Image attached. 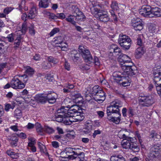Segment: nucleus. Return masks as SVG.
<instances>
[{
    "mask_svg": "<svg viewBox=\"0 0 161 161\" xmlns=\"http://www.w3.org/2000/svg\"><path fill=\"white\" fill-rule=\"evenodd\" d=\"M64 40V37L62 36H58L54 38L53 42L55 44H59V45L63 42Z\"/></svg>",
    "mask_w": 161,
    "mask_h": 161,
    "instance_id": "obj_30",
    "label": "nucleus"
},
{
    "mask_svg": "<svg viewBox=\"0 0 161 161\" xmlns=\"http://www.w3.org/2000/svg\"><path fill=\"white\" fill-rule=\"evenodd\" d=\"M155 29V27L153 24H151L148 25V30L151 33L154 32Z\"/></svg>",
    "mask_w": 161,
    "mask_h": 161,
    "instance_id": "obj_58",
    "label": "nucleus"
},
{
    "mask_svg": "<svg viewBox=\"0 0 161 161\" xmlns=\"http://www.w3.org/2000/svg\"><path fill=\"white\" fill-rule=\"evenodd\" d=\"M80 69L82 70H87L90 69V66L87 65H82L80 66Z\"/></svg>",
    "mask_w": 161,
    "mask_h": 161,
    "instance_id": "obj_64",
    "label": "nucleus"
},
{
    "mask_svg": "<svg viewBox=\"0 0 161 161\" xmlns=\"http://www.w3.org/2000/svg\"><path fill=\"white\" fill-rule=\"evenodd\" d=\"M80 14H77V15L75 16V20L78 21H83L85 19V16L81 12H80Z\"/></svg>",
    "mask_w": 161,
    "mask_h": 161,
    "instance_id": "obj_40",
    "label": "nucleus"
},
{
    "mask_svg": "<svg viewBox=\"0 0 161 161\" xmlns=\"http://www.w3.org/2000/svg\"><path fill=\"white\" fill-rule=\"evenodd\" d=\"M145 51L144 48L143 47H138L136 51V53L137 57H140L144 54Z\"/></svg>",
    "mask_w": 161,
    "mask_h": 161,
    "instance_id": "obj_29",
    "label": "nucleus"
},
{
    "mask_svg": "<svg viewBox=\"0 0 161 161\" xmlns=\"http://www.w3.org/2000/svg\"><path fill=\"white\" fill-rule=\"evenodd\" d=\"M101 90H102L101 88H99L98 86H94L92 88V94L96 95L97 92H99Z\"/></svg>",
    "mask_w": 161,
    "mask_h": 161,
    "instance_id": "obj_49",
    "label": "nucleus"
},
{
    "mask_svg": "<svg viewBox=\"0 0 161 161\" xmlns=\"http://www.w3.org/2000/svg\"><path fill=\"white\" fill-rule=\"evenodd\" d=\"M22 113L20 109H17L14 111V116L17 118H20L22 116Z\"/></svg>",
    "mask_w": 161,
    "mask_h": 161,
    "instance_id": "obj_44",
    "label": "nucleus"
},
{
    "mask_svg": "<svg viewBox=\"0 0 161 161\" xmlns=\"http://www.w3.org/2000/svg\"><path fill=\"white\" fill-rule=\"evenodd\" d=\"M66 20L70 23L72 24L75 25L76 22L75 21V16L70 15L66 18Z\"/></svg>",
    "mask_w": 161,
    "mask_h": 161,
    "instance_id": "obj_35",
    "label": "nucleus"
},
{
    "mask_svg": "<svg viewBox=\"0 0 161 161\" xmlns=\"http://www.w3.org/2000/svg\"><path fill=\"white\" fill-rule=\"evenodd\" d=\"M160 146L154 145L150 149L149 157L150 159L153 160L157 158L160 155L161 150Z\"/></svg>",
    "mask_w": 161,
    "mask_h": 161,
    "instance_id": "obj_6",
    "label": "nucleus"
},
{
    "mask_svg": "<svg viewBox=\"0 0 161 161\" xmlns=\"http://www.w3.org/2000/svg\"><path fill=\"white\" fill-rule=\"evenodd\" d=\"M25 72L26 75L28 76H31L34 73V69L29 66H27L25 67Z\"/></svg>",
    "mask_w": 161,
    "mask_h": 161,
    "instance_id": "obj_33",
    "label": "nucleus"
},
{
    "mask_svg": "<svg viewBox=\"0 0 161 161\" xmlns=\"http://www.w3.org/2000/svg\"><path fill=\"white\" fill-rule=\"evenodd\" d=\"M139 104L143 106L148 107L152 105L154 102L153 97L150 96H144L139 98Z\"/></svg>",
    "mask_w": 161,
    "mask_h": 161,
    "instance_id": "obj_7",
    "label": "nucleus"
},
{
    "mask_svg": "<svg viewBox=\"0 0 161 161\" xmlns=\"http://www.w3.org/2000/svg\"><path fill=\"white\" fill-rule=\"evenodd\" d=\"M6 38L9 42H13L14 40V34L11 33L8 35Z\"/></svg>",
    "mask_w": 161,
    "mask_h": 161,
    "instance_id": "obj_55",
    "label": "nucleus"
},
{
    "mask_svg": "<svg viewBox=\"0 0 161 161\" xmlns=\"http://www.w3.org/2000/svg\"><path fill=\"white\" fill-rule=\"evenodd\" d=\"M65 16L63 13H57L56 14V19H63L65 18Z\"/></svg>",
    "mask_w": 161,
    "mask_h": 161,
    "instance_id": "obj_62",
    "label": "nucleus"
},
{
    "mask_svg": "<svg viewBox=\"0 0 161 161\" xmlns=\"http://www.w3.org/2000/svg\"><path fill=\"white\" fill-rule=\"evenodd\" d=\"M37 144L40 151L43 153H45L46 152L45 146L40 142H38Z\"/></svg>",
    "mask_w": 161,
    "mask_h": 161,
    "instance_id": "obj_47",
    "label": "nucleus"
},
{
    "mask_svg": "<svg viewBox=\"0 0 161 161\" xmlns=\"http://www.w3.org/2000/svg\"><path fill=\"white\" fill-rule=\"evenodd\" d=\"M111 7L114 10H117L119 9L118 4L115 2L113 1L112 2Z\"/></svg>",
    "mask_w": 161,
    "mask_h": 161,
    "instance_id": "obj_52",
    "label": "nucleus"
},
{
    "mask_svg": "<svg viewBox=\"0 0 161 161\" xmlns=\"http://www.w3.org/2000/svg\"><path fill=\"white\" fill-rule=\"evenodd\" d=\"M118 61L120 64V67L122 69V65L130 66V69H135V67L133 66V63L131 62L130 58L127 55L121 53L118 58Z\"/></svg>",
    "mask_w": 161,
    "mask_h": 161,
    "instance_id": "obj_4",
    "label": "nucleus"
},
{
    "mask_svg": "<svg viewBox=\"0 0 161 161\" xmlns=\"http://www.w3.org/2000/svg\"><path fill=\"white\" fill-rule=\"evenodd\" d=\"M21 96L24 99L26 103H28L31 101V96L26 89H24L21 92Z\"/></svg>",
    "mask_w": 161,
    "mask_h": 161,
    "instance_id": "obj_18",
    "label": "nucleus"
},
{
    "mask_svg": "<svg viewBox=\"0 0 161 161\" xmlns=\"http://www.w3.org/2000/svg\"><path fill=\"white\" fill-rule=\"evenodd\" d=\"M25 83H22L19 79L14 78L11 81V86L14 89H22L25 87Z\"/></svg>",
    "mask_w": 161,
    "mask_h": 161,
    "instance_id": "obj_12",
    "label": "nucleus"
},
{
    "mask_svg": "<svg viewBox=\"0 0 161 161\" xmlns=\"http://www.w3.org/2000/svg\"><path fill=\"white\" fill-rule=\"evenodd\" d=\"M35 126L36 127V130L38 132H42L43 131L44 128L42 127L41 124L39 123H36Z\"/></svg>",
    "mask_w": 161,
    "mask_h": 161,
    "instance_id": "obj_51",
    "label": "nucleus"
},
{
    "mask_svg": "<svg viewBox=\"0 0 161 161\" xmlns=\"http://www.w3.org/2000/svg\"><path fill=\"white\" fill-rule=\"evenodd\" d=\"M92 13L96 18H98L99 14L101 13L100 10L96 7H93L91 9Z\"/></svg>",
    "mask_w": 161,
    "mask_h": 161,
    "instance_id": "obj_37",
    "label": "nucleus"
},
{
    "mask_svg": "<svg viewBox=\"0 0 161 161\" xmlns=\"http://www.w3.org/2000/svg\"><path fill=\"white\" fill-rule=\"evenodd\" d=\"M28 140L27 149L33 153L35 152L36 151V147L35 146L36 143V139L34 138L30 137L28 138Z\"/></svg>",
    "mask_w": 161,
    "mask_h": 161,
    "instance_id": "obj_13",
    "label": "nucleus"
},
{
    "mask_svg": "<svg viewBox=\"0 0 161 161\" xmlns=\"http://www.w3.org/2000/svg\"><path fill=\"white\" fill-rule=\"evenodd\" d=\"M130 149L134 152H138L140 150L139 147L136 144H134L132 142Z\"/></svg>",
    "mask_w": 161,
    "mask_h": 161,
    "instance_id": "obj_46",
    "label": "nucleus"
},
{
    "mask_svg": "<svg viewBox=\"0 0 161 161\" xmlns=\"http://www.w3.org/2000/svg\"><path fill=\"white\" fill-rule=\"evenodd\" d=\"M160 136L159 135L153 131H152L149 136V137L152 140L156 141L157 139L160 138Z\"/></svg>",
    "mask_w": 161,
    "mask_h": 161,
    "instance_id": "obj_32",
    "label": "nucleus"
},
{
    "mask_svg": "<svg viewBox=\"0 0 161 161\" xmlns=\"http://www.w3.org/2000/svg\"><path fill=\"white\" fill-rule=\"evenodd\" d=\"M155 69H154V71L153 72V74L154 75L153 81L156 87V84H161L157 83L161 80V78L160 77V76H161V70H157L156 72H155Z\"/></svg>",
    "mask_w": 161,
    "mask_h": 161,
    "instance_id": "obj_21",
    "label": "nucleus"
},
{
    "mask_svg": "<svg viewBox=\"0 0 161 161\" xmlns=\"http://www.w3.org/2000/svg\"><path fill=\"white\" fill-rule=\"evenodd\" d=\"M69 116H72L73 118V120L75 121H73V122L81 120L83 119L84 118L83 115L75 116L74 115L70 114V115H69Z\"/></svg>",
    "mask_w": 161,
    "mask_h": 161,
    "instance_id": "obj_42",
    "label": "nucleus"
},
{
    "mask_svg": "<svg viewBox=\"0 0 161 161\" xmlns=\"http://www.w3.org/2000/svg\"><path fill=\"white\" fill-rule=\"evenodd\" d=\"M36 99L39 102L43 103L47 101V94H38L36 96Z\"/></svg>",
    "mask_w": 161,
    "mask_h": 161,
    "instance_id": "obj_24",
    "label": "nucleus"
},
{
    "mask_svg": "<svg viewBox=\"0 0 161 161\" xmlns=\"http://www.w3.org/2000/svg\"><path fill=\"white\" fill-rule=\"evenodd\" d=\"M78 148L67 147L62 153L66 154L67 157H66V158L74 159L75 157V154L78 153Z\"/></svg>",
    "mask_w": 161,
    "mask_h": 161,
    "instance_id": "obj_8",
    "label": "nucleus"
},
{
    "mask_svg": "<svg viewBox=\"0 0 161 161\" xmlns=\"http://www.w3.org/2000/svg\"><path fill=\"white\" fill-rule=\"evenodd\" d=\"M43 131L46 132L49 134H51L54 132V130L51 127L46 125L44 127Z\"/></svg>",
    "mask_w": 161,
    "mask_h": 161,
    "instance_id": "obj_45",
    "label": "nucleus"
},
{
    "mask_svg": "<svg viewBox=\"0 0 161 161\" xmlns=\"http://www.w3.org/2000/svg\"><path fill=\"white\" fill-rule=\"evenodd\" d=\"M43 68L45 69H48L52 66L50 63L47 62H44L42 64Z\"/></svg>",
    "mask_w": 161,
    "mask_h": 161,
    "instance_id": "obj_56",
    "label": "nucleus"
},
{
    "mask_svg": "<svg viewBox=\"0 0 161 161\" xmlns=\"http://www.w3.org/2000/svg\"><path fill=\"white\" fill-rule=\"evenodd\" d=\"M80 149L78 148V153L75 154V159H76L78 160L83 161L84 160L85 155L83 153L80 152Z\"/></svg>",
    "mask_w": 161,
    "mask_h": 161,
    "instance_id": "obj_26",
    "label": "nucleus"
},
{
    "mask_svg": "<svg viewBox=\"0 0 161 161\" xmlns=\"http://www.w3.org/2000/svg\"><path fill=\"white\" fill-rule=\"evenodd\" d=\"M152 7L149 5L143 6L139 10V13L145 17H151Z\"/></svg>",
    "mask_w": 161,
    "mask_h": 161,
    "instance_id": "obj_10",
    "label": "nucleus"
},
{
    "mask_svg": "<svg viewBox=\"0 0 161 161\" xmlns=\"http://www.w3.org/2000/svg\"><path fill=\"white\" fill-rule=\"evenodd\" d=\"M57 47H59L62 51H66L69 49V45L66 42H63L59 45L57 46Z\"/></svg>",
    "mask_w": 161,
    "mask_h": 161,
    "instance_id": "obj_31",
    "label": "nucleus"
},
{
    "mask_svg": "<svg viewBox=\"0 0 161 161\" xmlns=\"http://www.w3.org/2000/svg\"><path fill=\"white\" fill-rule=\"evenodd\" d=\"M48 61L49 63H52L54 64H55L58 63V61L57 59L54 58L52 56L49 57L47 58Z\"/></svg>",
    "mask_w": 161,
    "mask_h": 161,
    "instance_id": "obj_50",
    "label": "nucleus"
},
{
    "mask_svg": "<svg viewBox=\"0 0 161 161\" xmlns=\"http://www.w3.org/2000/svg\"><path fill=\"white\" fill-rule=\"evenodd\" d=\"M151 17H159L161 16V9L157 7H152Z\"/></svg>",
    "mask_w": 161,
    "mask_h": 161,
    "instance_id": "obj_20",
    "label": "nucleus"
},
{
    "mask_svg": "<svg viewBox=\"0 0 161 161\" xmlns=\"http://www.w3.org/2000/svg\"><path fill=\"white\" fill-rule=\"evenodd\" d=\"M72 53L70 54V56L74 61H76L78 59L79 54L77 53V52L75 50L72 51Z\"/></svg>",
    "mask_w": 161,
    "mask_h": 161,
    "instance_id": "obj_41",
    "label": "nucleus"
},
{
    "mask_svg": "<svg viewBox=\"0 0 161 161\" xmlns=\"http://www.w3.org/2000/svg\"><path fill=\"white\" fill-rule=\"evenodd\" d=\"M128 39H130L129 36L124 35L119 36L118 39V42L120 45L127 42Z\"/></svg>",
    "mask_w": 161,
    "mask_h": 161,
    "instance_id": "obj_28",
    "label": "nucleus"
},
{
    "mask_svg": "<svg viewBox=\"0 0 161 161\" xmlns=\"http://www.w3.org/2000/svg\"><path fill=\"white\" fill-rule=\"evenodd\" d=\"M7 63H6L0 64V74L3 71L4 69L6 67Z\"/></svg>",
    "mask_w": 161,
    "mask_h": 161,
    "instance_id": "obj_63",
    "label": "nucleus"
},
{
    "mask_svg": "<svg viewBox=\"0 0 161 161\" xmlns=\"http://www.w3.org/2000/svg\"><path fill=\"white\" fill-rule=\"evenodd\" d=\"M99 20L103 22H106L109 21V18L108 15L107 11H103L99 14L97 17Z\"/></svg>",
    "mask_w": 161,
    "mask_h": 161,
    "instance_id": "obj_19",
    "label": "nucleus"
},
{
    "mask_svg": "<svg viewBox=\"0 0 161 161\" xmlns=\"http://www.w3.org/2000/svg\"><path fill=\"white\" fill-rule=\"evenodd\" d=\"M95 100L100 103H102L105 99V94L104 92L101 90L95 95L94 98Z\"/></svg>",
    "mask_w": 161,
    "mask_h": 161,
    "instance_id": "obj_17",
    "label": "nucleus"
},
{
    "mask_svg": "<svg viewBox=\"0 0 161 161\" xmlns=\"http://www.w3.org/2000/svg\"><path fill=\"white\" fill-rule=\"evenodd\" d=\"M107 119L110 121L116 124H118L121 120V114L119 112L118 113H107Z\"/></svg>",
    "mask_w": 161,
    "mask_h": 161,
    "instance_id": "obj_9",
    "label": "nucleus"
},
{
    "mask_svg": "<svg viewBox=\"0 0 161 161\" xmlns=\"http://www.w3.org/2000/svg\"><path fill=\"white\" fill-rule=\"evenodd\" d=\"M111 161H126L125 158L122 155H114L110 158Z\"/></svg>",
    "mask_w": 161,
    "mask_h": 161,
    "instance_id": "obj_25",
    "label": "nucleus"
},
{
    "mask_svg": "<svg viewBox=\"0 0 161 161\" xmlns=\"http://www.w3.org/2000/svg\"><path fill=\"white\" fill-rule=\"evenodd\" d=\"M14 106L9 104L8 103L5 105L4 109L6 111L8 112L10 109H13Z\"/></svg>",
    "mask_w": 161,
    "mask_h": 161,
    "instance_id": "obj_54",
    "label": "nucleus"
},
{
    "mask_svg": "<svg viewBox=\"0 0 161 161\" xmlns=\"http://www.w3.org/2000/svg\"><path fill=\"white\" fill-rule=\"evenodd\" d=\"M27 30V25L25 22L23 23L22 25L21 31L23 34H25Z\"/></svg>",
    "mask_w": 161,
    "mask_h": 161,
    "instance_id": "obj_60",
    "label": "nucleus"
},
{
    "mask_svg": "<svg viewBox=\"0 0 161 161\" xmlns=\"http://www.w3.org/2000/svg\"><path fill=\"white\" fill-rule=\"evenodd\" d=\"M132 25L136 31H141L143 28L142 20L139 18L133 19L131 21Z\"/></svg>",
    "mask_w": 161,
    "mask_h": 161,
    "instance_id": "obj_11",
    "label": "nucleus"
},
{
    "mask_svg": "<svg viewBox=\"0 0 161 161\" xmlns=\"http://www.w3.org/2000/svg\"><path fill=\"white\" fill-rule=\"evenodd\" d=\"M126 140H124L121 142V145L123 148L128 149L130 148L131 145L133 141L132 137H129Z\"/></svg>",
    "mask_w": 161,
    "mask_h": 161,
    "instance_id": "obj_16",
    "label": "nucleus"
},
{
    "mask_svg": "<svg viewBox=\"0 0 161 161\" xmlns=\"http://www.w3.org/2000/svg\"><path fill=\"white\" fill-rule=\"evenodd\" d=\"M131 39H128L127 42L124 43L120 45L124 49H128L131 45Z\"/></svg>",
    "mask_w": 161,
    "mask_h": 161,
    "instance_id": "obj_39",
    "label": "nucleus"
},
{
    "mask_svg": "<svg viewBox=\"0 0 161 161\" xmlns=\"http://www.w3.org/2000/svg\"><path fill=\"white\" fill-rule=\"evenodd\" d=\"M143 36L142 35H138L137 38V43L138 45L141 46L142 44V39L143 38Z\"/></svg>",
    "mask_w": 161,
    "mask_h": 161,
    "instance_id": "obj_59",
    "label": "nucleus"
},
{
    "mask_svg": "<svg viewBox=\"0 0 161 161\" xmlns=\"http://www.w3.org/2000/svg\"><path fill=\"white\" fill-rule=\"evenodd\" d=\"M135 136L139 140V143L142 148L144 147V146L142 144V135L140 134L138 131L135 132Z\"/></svg>",
    "mask_w": 161,
    "mask_h": 161,
    "instance_id": "obj_43",
    "label": "nucleus"
},
{
    "mask_svg": "<svg viewBox=\"0 0 161 161\" xmlns=\"http://www.w3.org/2000/svg\"><path fill=\"white\" fill-rule=\"evenodd\" d=\"M128 132L125 129H122L118 133V136L120 139H123L124 140H126L129 137L127 136Z\"/></svg>",
    "mask_w": 161,
    "mask_h": 161,
    "instance_id": "obj_22",
    "label": "nucleus"
},
{
    "mask_svg": "<svg viewBox=\"0 0 161 161\" xmlns=\"http://www.w3.org/2000/svg\"><path fill=\"white\" fill-rule=\"evenodd\" d=\"M46 14L49 19L54 20L56 19V14L55 15L50 12H47Z\"/></svg>",
    "mask_w": 161,
    "mask_h": 161,
    "instance_id": "obj_53",
    "label": "nucleus"
},
{
    "mask_svg": "<svg viewBox=\"0 0 161 161\" xmlns=\"http://www.w3.org/2000/svg\"><path fill=\"white\" fill-rule=\"evenodd\" d=\"M79 51L81 53L86 62H92V57L90 51L86 47L82 45H80L79 47Z\"/></svg>",
    "mask_w": 161,
    "mask_h": 161,
    "instance_id": "obj_5",
    "label": "nucleus"
},
{
    "mask_svg": "<svg viewBox=\"0 0 161 161\" xmlns=\"http://www.w3.org/2000/svg\"><path fill=\"white\" fill-rule=\"evenodd\" d=\"M66 108H68L69 113H70L69 114L74 115L75 116L77 115H82L80 112H78L76 108L78 109V107L76 105H68L66 106Z\"/></svg>",
    "mask_w": 161,
    "mask_h": 161,
    "instance_id": "obj_15",
    "label": "nucleus"
},
{
    "mask_svg": "<svg viewBox=\"0 0 161 161\" xmlns=\"http://www.w3.org/2000/svg\"><path fill=\"white\" fill-rule=\"evenodd\" d=\"M47 101L51 104L54 103L57 98L56 93L53 91H48L47 94Z\"/></svg>",
    "mask_w": 161,
    "mask_h": 161,
    "instance_id": "obj_14",
    "label": "nucleus"
},
{
    "mask_svg": "<svg viewBox=\"0 0 161 161\" xmlns=\"http://www.w3.org/2000/svg\"><path fill=\"white\" fill-rule=\"evenodd\" d=\"M59 31V29L58 28H54L49 33L50 36H53L54 34L58 32Z\"/></svg>",
    "mask_w": 161,
    "mask_h": 161,
    "instance_id": "obj_57",
    "label": "nucleus"
},
{
    "mask_svg": "<svg viewBox=\"0 0 161 161\" xmlns=\"http://www.w3.org/2000/svg\"><path fill=\"white\" fill-rule=\"evenodd\" d=\"M130 65H122V69L123 72L121 75L114 74L113 76L114 80L117 82H121L126 81L130 80V77L135 75L137 72L136 69H130Z\"/></svg>",
    "mask_w": 161,
    "mask_h": 161,
    "instance_id": "obj_1",
    "label": "nucleus"
},
{
    "mask_svg": "<svg viewBox=\"0 0 161 161\" xmlns=\"http://www.w3.org/2000/svg\"><path fill=\"white\" fill-rule=\"evenodd\" d=\"M19 78V80H20V81L22 82V83H25H25L28 80L27 75H24L20 76Z\"/></svg>",
    "mask_w": 161,
    "mask_h": 161,
    "instance_id": "obj_48",
    "label": "nucleus"
},
{
    "mask_svg": "<svg viewBox=\"0 0 161 161\" xmlns=\"http://www.w3.org/2000/svg\"><path fill=\"white\" fill-rule=\"evenodd\" d=\"M22 37L20 35L18 36L15 39L14 42V45L15 46L14 47V48H17L19 47L20 45Z\"/></svg>",
    "mask_w": 161,
    "mask_h": 161,
    "instance_id": "obj_36",
    "label": "nucleus"
},
{
    "mask_svg": "<svg viewBox=\"0 0 161 161\" xmlns=\"http://www.w3.org/2000/svg\"><path fill=\"white\" fill-rule=\"evenodd\" d=\"M111 49L113 50L114 53H118L117 54V55H119V54H121V50L119 47L117 45H112L111 46Z\"/></svg>",
    "mask_w": 161,
    "mask_h": 161,
    "instance_id": "obj_38",
    "label": "nucleus"
},
{
    "mask_svg": "<svg viewBox=\"0 0 161 161\" xmlns=\"http://www.w3.org/2000/svg\"><path fill=\"white\" fill-rule=\"evenodd\" d=\"M5 42L2 41L0 38V53H3L6 50L7 47L5 46Z\"/></svg>",
    "mask_w": 161,
    "mask_h": 161,
    "instance_id": "obj_34",
    "label": "nucleus"
},
{
    "mask_svg": "<svg viewBox=\"0 0 161 161\" xmlns=\"http://www.w3.org/2000/svg\"><path fill=\"white\" fill-rule=\"evenodd\" d=\"M63 104H65V106H66L68 105H73L71 104V100L68 98H66L63 102Z\"/></svg>",
    "mask_w": 161,
    "mask_h": 161,
    "instance_id": "obj_61",
    "label": "nucleus"
},
{
    "mask_svg": "<svg viewBox=\"0 0 161 161\" xmlns=\"http://www.w3.org/2000/svg\"><path fill=\"white\" fill-rule=\"evenodd\" d=\"M122 106L123 103L120 100H115L107 108V113H118L119 112V108L121 107Z\"/></svg>",
    "mask_w": 161,
    "mask_h": 161,
    "instance_id": "obj_3",
    "label": "nucleus"
},
{
    "mask_svg": "<svg viewBox=\"0 0 161 161\" xmlns=\"http://www.w3.org/2000/svg\"><path fill=\"white\" fill-rule=\"evenodd\" d=\"M66 106H62L58 110V113L60 114L56 115V120L59 122H63L66 125H71L74 121L72 116L69 113V109L65 108ZM74 121H75L74 120Z\"/></svg>",
    "mask_w": 161,
    "mask_h": 161,
    "instance_id": "obj_2",
    "label": "nucleus"
},
{
    "mask_svg": "<svg viewBox=\"0 0 161 161\" xmlns=\"http://www.w3.org/2000/svg\"><path fill=\"white\" fill-rule=\"evenodd\" d=\"M50 0H41L39 3V6L40 8H46L48 6Z\"/></svg>",
    "mask_w": 161,
    "mask_h": 161,
    "instance_id": "obj_27",
    "label": "nucleus"
},
{
    "mask_svg": "<svg viewBox=\"0 0 161 161\" xmlns=\"http://www.w3.org/2000/svg\"><path fill=\"white\" fill-rule=\"evenodd\" d=\"M37 11L36 8L33 7L31 8L27 14L28 19H32L36 16Z\"/></svg>",
    "mask_w": 161,
    "mask_h": 161,
    "instance_id": "obj_23",
    "label": "nucleus"
}]
</instances>
